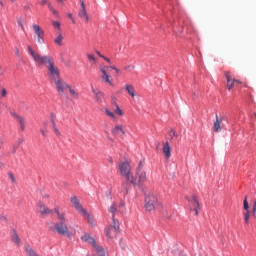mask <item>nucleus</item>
Wrapping results in <instances>:
<instances>
[{"label": "nucleus", "instance_id": "nucleus-1", "mask_svg": "<svg viewBox=\"0 0 256 256\" xmlns=\"http://www.w3.org/2000/svg\"><path fill=\"white\" fill-rule=\"evenodd\" d=\"M29 55L32 56L34 59L36 65H45L47 69V75L50 79V81H57L58 79H61V71L59 70V67L55 65V60L51 56H45L39 54V52H36L33 50L31 46L27 47Z\"/></svg>", "mask_w": 256, "mask_h": 256}, {"label": "nucleus", "instance_id": "nucleus-2", "mask_svg": "<svg viewBox=\"0 0 256 256\" xmlns=\"http://www.w3.org/2000/svg\"><path fill=\"white\" fill-rule=\"evenodd\" d=\"M54 213H56L59 222L55 223L53 231L58 233V235H62L64 237H73V233L69 231V226L67 225V218H65V212L59 211V207H56L54 209Z\"/></svg>", "mask_w": 256, "mask_h": 256}, {"label": "nucleus", "instance_id": "nucleus-3", "mask_svg": "<svg viewBox=\"0 0 256 256\" xmlns=\"http://www.w3.org/2000/svg\"><path fill=\"white\" fill-rule=\"evenodd\" d=\"M70 203L82 215V217H85V219H88L89 221V213L87 212V209L83 208V205H81V202H79V198L77 196H72L70 198Z\"/></svg>", "mask_w": 256, "mask_h": 256}, {"label": "nucleus", "instance_id": "nucleus-4", "mask_svg": "<svg viewBox=\"0 0 256 256\" xmlns=\"http://www.w3.org/2000/svg\"><path fill=\"white\" fill-rule=\"evenodd\" d=\"M157 205H159V200L157 196L149 194L145 197V209L146 211H155Z\"/></svg>", "mask_w": 256, "mask_h": 256}, {"label": "nucleus", "instance_id": "nucleus-5", "mask_svg": "<svg viewBox=\"0 0 256 256\" xmlns=\"http://www.w3.org/2000/svg\"><path fill=\"white\" fill-rule=\"evenodd\" d=\"M106 237L113 241L115 237H117V233H119V221L114 220L113 225L109 226L105 229Z\"/></svg>", "mask_w": 256, "mask_h": 256}, {"label": "nucleus", "instance_id": "nucleus-6", "mask_svg": "<svg viewBox=\"0 0 256 256\" xmlns=\"http://www.w3.org/2000/svg\"><path fill=\"white\" fill-rule=\"evenodd\" d=\"M123 179L125 180L123 182V185H126L127 187L129 185H139V180L135 174H133V170L128 172L125 176H123Z\"/></svg>", "mask_w": 256, "mask_h": 256}, {"label": "nucleus", "instance_id": "nucleus-7", "mask_svg": "<svg viewBox=\"0 0 256 256\" xmlns=\"http://www.w3.org/2000/svg\"><path fill=\"white\" fill-rule=\"evenodd\" d=\"M118 169L121 177H124L130 171H133V167H131V164H129V161L119 162Z\"/></svg>", "mask_w": 256, "mask_h": 256}, {"label": "nucleus", "instance_id": "nucleus-8", "mask_svg": "<svg viewBox=\"0 0 256 256\" xmlns=\"http://www.w3.org/2000/svg\"><path fill=\"white\" fill-rule=\"evenodd\" d=\"M56 85V89L60 95H63L67 89H69V84H67L63 79L58 78V80H54Z\"/></svg>", "mask_w": 256, "mask_h": 256}, {"label": "nucleus", "instance_id": "nucleus-9", "mask_svg": "<svg viewBox=\"0 0 256 256\" xmlns=\"http://www.w3.org/2000/svg\"><path fill=\"white\" fill-rule=\"evenodd\" d=\"M81 9L78 12V17L85 21V23H89V14H87V7L85 6V1L80 0Z\"/></svg>", "mask_w": 256, "mask_h": 256}, {"label": "nucleus", "instance_id": "nucleus-10", "mask_svg": "<svg viewBox=\"0 0 256 256\" xmlns=\"http://www.w3.org/2000/svg\"><path fill=\"white\" fill-rule=\"evenodd\" d=\"M107 69H109V66H104L100 68V71L102 72L101 79L111 87H113V78L111 75L107 74Z\"/></svg>", "mask_w": 256, "mask_h": 256}, {"label": "nucleus", "instance_id": "nucleus-11", "mask_svg": "<svg viewBox=\"0 0 256 256\" xmlns=\"http://www.w3.org/2000/svg\"><path fill=\"white\" fill-rule=\"evenodd\" d=\"M108 213H111L112 215V221L113 223H115V221H117L115 219V213H123V209H119V206L117 205V203H112V205L108 208Z\"/></svg>", "mask_w": 256, "mask_h": 256}, {"label": "nucleus", "instance_id": "nucleus-12", "mask_svg": "<svg viewBox=\"0 0 256 256\" xmlns=\"http://www.w3.org/2000/svg\"><path fill=\"white\" fill-rule=\"evenodd\" d=\"M216 117V121L213 124V129L215 131V133H219L221 131V123H223V121H225V119H227V117L223 116V117H219V115H215Z\"/></svg>", "mask_w": 256, "mask_h": 256}, {"label": "nucleus", "instance_id": "nucleus-13", "mask_svg": "<svg viewBox=\"0 0 256 256\" xmlns=\"http://www.w3.org/2000/svg\"><path fill=\"white\" fill-rule=\"evenodd\" d=\"M11 115L19 123L20 131H25V118L15 112H11Z\"/></svg>", "mask_w": 256, "mask_h": 256}, {"label": "nucleus", "instance_id": "nucleus-14", "mask_svg": "<svg viewBox=\"0 0 256 256\" xmlns=\"http://www.w3.org/2000/svg\"><path fill=\"white\" fill-rule=\"evenodd\" d=\"M162 151L165 159H171V146L169 145V141L162 142Z\"/></svg>", "mask_w": 256, "mask_h": 256}, {"label": "nucleus", "instance_id": "nucleus-15", "mask_svg": "<svg viewBox=\"0 0 256 256\" xmlns=\"http://www.w3.org/2000/svg\"><path fill=\"white\" fill-rule=\"evenodd\" d=\"M225 77H226V87L228 89V91H231V89H233V87H235V78H233V76H231L230 72H225Z\"/></svg>", "mask_w": 256, "mask_h": 256}, {"label": "nucleus", "instance_id": "nucleus-16", "mask_svg": "<svg viewBox=\"0 0 256 256\" xmlns=\"http://www.w3.org/2000/svg\"><path fill=\"white\" fill-rule=\"evenodd\" d=\"M143 166H141V164H139L138 168H137V173H138V185H141V183H145V181H147V173H145V171H141Z\"/></svg>", "mask_w": 256, "mask_h": 256}, {"label": "nucleus", "instance_id": "nucleus-17", "mask_svg": "<svg viewBox=\"0 0 256 256\" xmlns=\"http://www.w3.org/2000/svg\"><path fill=\"white\" fill-rule=\"evenodd\" d=\"M192 208L191 211H195V215H199V200H197V196H192V200H189Z\"/></svg>", "mask_w": 256, "mask_h": 256}, {"label": "nucleus", "instance_id": "nucleus-18", "mask_svg": "<svg viewBox=\"0 0 256 256\" xmlns=\"http://www.w3.org/2000/svg\"><path fill=\"white\" fill-rule=\"evenodd\" d=\"M38 212L40 215H49L51 213V210L49 207L45 206L43 202H38Z\"/></svg>", "mask_w": 256, "mask_h": 256}, {"label": "nucleus", "instance_id": "nucleus-19", "mask_svg": "<svg viewBox=\"0 0 256 256\" xmlns=\"http://www.w3.org/2000/svg\"><path fill=\"white\" fill-rule=\"evenodd\" d=\"M11 241L12 243H15L19 247L21 245V238L19 237V234H17V230H12L11 232Z\"/></svg>", "mask_w": 256, "mask_h": 256}, {"label": "nucleus", "instance_id": "nucleus-20", "mask_svg": "<svg viewBox=\"0 0 256 256\" xmlns=\"http://www.w3.org/2000/svg\"><path fill=\"white\" fill-rule=\"evenodd\" d=\"M81 239L85 243H90V245H93V247H97V243L95 242V238L91 237L89 234L82 235Z\"/></svg>", "mask_w": 256, "mask_h": 256}, {"label": "nucleus", "instance_id": "nucleus-21", "mask_svg": "<svg viewBox=\"0 0 256 256\" xmlns=\"http://www.w3.org/2000/svg\"><path fill=\"white\" fill-rule=\"evenodd\" d=\"M124 89L126 91V93H128V95H130V97L135 98V87H133L132 84H126L124 86Z\"/></svg>", "mask_w": 256, "mask_h": 256}, {"label": "nucleus", "instance_id": "nucleus-22", "mask_svg": "<svg viewBox=\"0 0 256 256\" xmlns=\"http://www.w3.org/2000/svg\"><path fill=\"white\" fill-rule=\"evenodd\" d=\"M92 93L95 95V99H96L97 103L103 102V96H104L103 92L92 88Z\"/></svg>", "mask_w": 256, "mask_h": 256}, {"label": "nucleus", "instance_id": "nucleus-23", "mask_svg": "<svg viewBox=\"0 0 256 256\" xmlns=\"http://www.w3.org/2000/svg\"><path fill=\"white\" fill-rule=\"evenodd\" d=\"M112 135H119V133H122V135H125V130H123L122 125H116L112 130H111Z\"/></svg>", "mask_w": 256, "mask_h": 256}, {"label": "nucleus", "instance_id": "nucleus-24", "mask_svg": "<svg viewBox=\"0 0 256 256\" xmlns=\"http://www.w3.org/2000/svg\"><path fill=\"white\" fill-rule=\"evenodd\" d=\"M32 29H33L36 37H39L41 35H45V31H43V29H41V27L37 24H33Z\"/></svg>", "mask_w": 256, "mask_h": 256}, {"label": "nucleus", "instance_id": "nucleus-25", "mask_svg": "<svg viewBox=\"0 0 256 256\" xmlns=\"http://www.w3.org/2000/svg\"><path fill=\"white\" fill-rule=\"evenodd\" d=\"M25 251L28 256H39V254L35 253V250H33L29 244L25 245Z\"/></svg>", "mask_w": 256, "mask_h": 256}, {"label": "nucleus", "instance_id": "nucleus-26", "mask_svg": "<svg viewBox=\"0 0 256 256\" xmlns=\"http://www.w3.org/2000/svg\"><path fill=\"white\" fill-rule=\"evenodd\" d=\"M54 43L56 45H59L61 47V45H63V35L61 34V32H58L57 37L54 39Z\"/></svg>", "mask_w": 256, "mask_h": 256}, {"label": "nucleus", "instance_id": "nucleus-27", "mask_svg": "<svg viewBox=\"0 0 256 256\" xmlns=\"http://www.w3.org/2000/svg\"><path fill=\"white\" fill-rule=\"evenodd\" d=\"M18 26L20 27L21 31H25V19L20 17L17 19Z\"/></svg>", "mask_w": 256, "mask_h": 256}, {"label": "nucleus", "instance_id": "nucleus-28", "mask_svg": "<svg viewBox=\"0 0 256 256\" xmlns=\"http://www.w3.org/2000/svg\"><path fill=\"white\" fill-rule=\"evenodd\" d=\"M51 124L55 135H57V137H61V131H59V128H57V124L55 123V121H52Z\"/></svg>", "mask_w": 256, "mask_h": 256}, {"label": "nucleus", "instance_id": "nucleus-29", "mask_svg": "<svg viewBox=\"0 0 256 256\" xmlns=\"http://www.w3.org/2000/svg\"><path fill=\"white\" fill-rule=\"evenodd\" d=\"M96 253L98 256H105V250L96 244V247H94Z\"/></svg>", "mask_w": 256, "mask_h": 256}, {"label": "nucleus", "instance_id": "nucleus-30", "mask_svg": "<svg viewBox=\"0 0 256 256\" xmlns=\"http://www.w3.org/2000/svg\"><path fill=\"white\" fill-rule=\"evenodd\" d=\"M52 25L54 29L58 30V33H61V23L59 21L52 20Z\"/></svg>", "mask_w": 256, "mask_h": 256}, {"label": "nucleus", "instance_id": "nucleus-31", "mask_svg": "<svg viewBox=\"0 0 256 256\" xmlns=\"http://www.w3.org/2000/svg\"><path fill=\"white\" fill-rule=\"evenodd\" d=\"M69 93H70V95H72V97H75V99H78L79 98V93H77L76 91H75V89H73V88H71V86H69Z\"/></svg>", "mask_w": 256, "mask_h": 256}, {"label": "nucleus", "instance_id": "nucleus-32", "mask_svg": "<svg viewBox=\"0 0 256 256\" xmlns=\"http://www.w3.org/2000/svg\"><path fill=\"white\" fill-rule=\"evenodd\" d=\"M104 112H105V115H107L111 119H115V114L113 112H111L108 108H105Z\"/></svg>", "mask_w": 256, "mask_h": 256}, {"label": "nucleus", "instance_id": "nucleus-33", "mask_svg": "<svg viewBox=\"0 0 256 256\" xmlns=\"http://www.w3.org/2000/svg\"><path fill=\"white\" fill-rule=\"evenodd\" d=\"M251 215V211H247L244 213V221L246 223V225H249V217Z\"/></svg>", "mask_w": 256, "mask_h": 256}, {"label": "nucleus", "instance_id": "nucleus-34", "mask_svg": "<svg viewBox=\"0 0 256 256\" xmlns=\"http://www.w3.org/2000/svg\"><path fill=\"white\" fill-rule=\"evenodd\" d=\"M87 58L89 59V61H93V63L96 65L97 58H95V56L93 54L88 53Z\"/></svg>", "mask_w": 256, "mask_h": 256}, {"label": "nucleus", "instance_id": "nucleus-35", "mask_svg": "<svg viewBox=\"0 0 256 256\" xmlns=\"http://www.w3.org/2000/svg\"><path fill=\"white\" fill-rule=\"evenodd\" d=\"M114 113H116V115H120V117H123V110L119 108V105H116V109L114 110Z\"/></svg>", "mask_w": 256, "mask_h": 256}, {"label": "nucleus", "instance_id": "nucleus-36", "mask_svg": "<svg viewBox=\"0 0 256 256\" xmlns=\"http://www.w3.org/2000/svg\"><path fill=\"white\" fill-rule=\"evenodd\" d=\"M243 207L246 212L249 211V202L247 201V197H245V199H244Z\"/></svg>", "mask_w": 256, "mask_h": 256}, {"label": "nucleus", "instance_id": "nucleus-37", "mask_svg": "<svg viewBox=\"0 0 256 256\" xmlns=\"http://www.w3.org/2000/svg\"><path fill=\"white\" fill-rule=\"evenodd\" d=\"M48 7H49L50 11H52V13L54 15H56V17H59V13L53 9V6H51V3H48Z\"/></svg>", "mask_w": 256, "mask_h": 256}, {"label": "nucleus", "instance_id": "nucleus-38", "mask_svg": "<svg viewBox=\"0 0 256 256\" xmlns=\"http://www.w3.org/2000/svg\"><path fill=\"white\" fill-rule=\"evenodd\" d=\"M45 35L37 36V41L40 43V45H43L45 43V40L43 39Z\"/></svg>", "mask_w": 256, "mask_h": 256}, {"label": "nucleus", "instance_id": "nucleus-39", "mask_svg": "<svg viewBox=\"0 0 256 256\" xmlns=\"http://www.w3.org/2000/svg\"><path fill=\"white\" fill-rule=\"evenodd\" d=\"M135 69V65H126L124 67V71H133Z\"/></svg>", "mask_w": 256, "mask_h": 256}, {"label": "nucleus", "instance_id": "nucleus-40", "mask_svg": "<svg viewBox=\"0 0 256 256\" xmlns=\"http://www.w3.org/2000/svg\"><path fill=\"white\" fill-rule=\"evenodd\" d=\"M0 221H1L2 223H7V221H8L7 215L1 214V215H0Z\"/></svg>", "mask_w": 256, "mask_h": 256}, {"label": "nucleus", "instance_id": "nucleus-41", "mask_svg": "<svg viewBox=\"0 0 256 256\" xmlns=\"http://www.w3.org/2000/svg\"><path fill=\"white\" fill-rule=\"evenodd\" d=\"M170 135V139H173V137H177V132H175V130L171 129L169 132Z\"/></svg>", "mask_w": 256, "mask_h": 256}, {"label": "nucleus", "instance_id": "nucleus-42", "mask_svg": "<svg viewBox=\"0 0 256 256\" xmlns=\"http://www.w3.org/2000/svg\"><path fill=\"white\" fill-rule=\"evenodd\" d=\"M8 177L11 179L12 183H15L16 180H15V175H13V173L9 172Z\"/></svg>", "mask_w": 256, "mask_h": 256}, {"label": "nucleus", "instance_id": "nucleus-43", "mask_svg": "<svg viewBox=\"0 0 256 256\" xmlns=\"http://www.w3.org/2000/svg\"><path fill=\"white\" fill-rule=\"evenodd\" d=\"M55 119H57V116L55 115V113H51L50 114V121L53 122V121H55Z\"/></svg>", "mask_w": 256, "mask_h": 256}, {"label": "nucleus", "instance_id": "nucleus-44", "mask_svg": "<svg viewBox=\"0 0 256 256\" xmlns=\"http://www.w3.org/2000/svg\"><path fill=\"white\" fill-rule=\"evenodd\" d=\"M1 97H7V90L6 89H2Z\"/></svg>", "mask_w": 256, "mask_h": 256}, {"label": "nucleus", "instance_id": "nucleus-45", "mask_svg": "<svg viewBox=\"0 0 256 256\" xmlns=\"http://www.w3.org/2000/svg\"><path fill=\"white\" fill-rule=\"evenodd\" d=\"M40 133H42L43 137H45L47 135V128L41 129Z\"/></svg>", "mask_w": 256, "mask_h": 256}, {"label": "nucleus", "instance_id": "nucleus-46", "mask_svg": "<svg viewBox=\"0 0 256 256\" xmlns=\"http://www.w3.org/2000/svg\"><path fill=\"white\" fill-rule=\"evenodd\" d=\"M69 19H71L72 23L75 24V18H73V14H68Z\"/></svg>", "mask_w": 256, "mask_h": 256}, {"label": "nucleus", "instance_id": "nucleus-47", "mask_svg": "<svg viewBox=\"0 0 256 256\" xmlns=\"http://www.w3.org/2000/svg\"><path fill=\"white\" fill-rule=\"evenodd\" d=\"M125 207V202H121L118 206V209H123Z\"/></svg>", "mask_w": 256, "mask_h": 256}, {"label": "nucleus", "instance_id": "nucleus-48", "mask_svg": "<svg viewBox=\"0 0 256 256\" xmlns=\"http://www.w3.org/2000/svg\"><path fill=\"white\" fill-rule=\"evenodd\" d=\"M96 54L98 55V57H101V59H103V57H105L103 54H101V52L96 51Z\"/></svg>", "mask_w": 256, "mask_h": 256}, {"label": "nucleus", "instance_id": "nucleus-49", "mask_svg": "<svg viewBox=\"0 0 256 256\" xmlns=\"http://www.w3.org/2000/svg\"><path fill=\"white\" fill-rule=\"evenodd\" d=\"M23 138H19L18 140H17V143H18V145H21V143H23Z\"/></svg>", "mask_w": 256, "mask_h": 256}, {"label": "nucleus", "instance_id": "nucleus-50", "mask_svg": "<svg viewBox=\"0 0 256 256\" xmlns=\"http://www.w3.org/2000/svg\"><path fill=\"white\" fill-rule=\"evenodd\" d=\"M255 213H256V206L253 205V208H252V215H255Z\"/></svg>", "mask_w": 256, "mask_h": 256}, {"label": "nucleus", "instance_id": "nucleus-51", "mask_svg": "<svg viewBox=\"0 0 256 256\" xmlns=\"http://www.w3.org/2000/svg\"><path fill=\"white\" fill-rule=\"evenodd\" d=\"M24 9H25V11H29V9H31V6L25 5V6H24Z\"/></svg>", "mask_w": 256, "mask_h": 256}, {"label": "nucleus", "instance_id": "nucleus-52", "mask_svg": "<svg viewBox=\"0 0 256 256\" xmlns=\"http://www.w3.org/2000/svg\"><path fill=\"white\" fill-rule=\"evenodd\" d=\"M15 53H16V55H17V57H19V55H20V53H19V48H15Z\"/></svg>", "mask_w": 256, "mask_h": 256}, {"label": "nucleus", "instance_id": "nucleus-53", "mask_svg": "<svg viewBox=\"0 0 256 256\" xmlns=\"http://www.w3.org/2000/svg\"><path fill=\"white\" fill-rule=\"evenodd\" d=\"M104 61H107V63H111V59L107 58V57H103Z\"/></svg>", "mask_w": 256, "mask_h": 256}, {"label": "nucleus", "instance_id": "nucleus-54", "mask_svg": "<svg viewBox=\"0 0 256 256\" xmlns=\"http://www.w3.org/2000/svg\"><path fill=\"white\" fill-rule=\"evenodd\" d=\"M47 3H49L47 0H42L41 2L42 5H47Z\"/></svg>", "mask_w": 256, "mask_h": 256}, {"label": "nucleus", "instance_id": "nucleus-55", "mask_svg": "<svg viewBox=\"0 0 256 256\" xmlns=\"http://www.w3.org/2000/svg\"><path fill=\"white\" fill-rule=\"evenodd\" d=\"M114 71H115L117 74L121 73V70H119V68H116Z\"/></svg>", "mask_w": 256, "mask_h": 256}, {"label": "nucleus", "instance_id": "nucleus-56", "mask_svg": "<svg viewBox=\"0 0 256 256\" xmlns=\"http://www.w3.org/2000/svg\"><path fill=\"white\" fill-rule=\"evenodd\" d=\"M124 193H125V195H127V193H129V189H128V188H125V189H124Z\"/></svg>", "mask_w": 256, "mask_h": 256}, {"label": "nucleus", "instance_id": "nucleus-57", "mask_svg": "<svg viewBox=\"0 0 256 256\" xmlns=\"http://www.w3.org/2000/svg\"><path fill=\"white\" fill-rule=\"evenodd\" d=\"M108 69H113V70L115 71V69H117V67H115V66H110V67H108Z\"/></svg>", "mask_w": 256, "mask_h": 256}, {"label": "nucleus", "instance_id": "nucleus-58", "mask_svg": "<svg viewBox=\"0 0 256 256\" xmlns=\"http://www.w3.org/2000/svg\"><path fill=\"white\" fill-rule=\"evenodd\" d=\"M235 83H237L239 85V84H241V81L235 79Z\"/></svg>", "mask_w": 256, "mask_h": 256}, {"label": "nucleus", "instance_id": "nucleus-59", "mask_svg": "<svg viewBox=\"0 0 256 256\" xmlns=\"http://www.w3.org/2000/svg\"><path fill=\"white\" fill-rule=\"evenodd\" d=\"M109 163H113V158L112 157L109 158Z\"/></svg>", "mask_w": 256, "mask_h": 256}, {"label": "nucleus", "instance_id": "nucleus-60", "mask_svg": "<svg viewBox=\"0 0 256 256\" xmlns=\"http://www.w3.org/2000/svg\"><path fill=\"white\" fill-rule=\"evenodd\" d=\"M3 75V71H1V66H0V76Z\"/></svg>", "mask_w": 256, "mask_h": 256}, {"label": "nucleus", "instance_id": "nucleus-61", "mask_svg": "<svg viewBox=\"0 0 256 256\" xmlns=\"http://www.w3.org/2000/svg\"><path fill=\"white\" fill-rule=\"evenodd\" d=\"M58 1V3H63V0H57Z\"/></svg>", "mask_w": 256, "mask_h": 256}, {"label": "nucleus", "instance_id": "nucleus-62", "mask_svg": "<svg viewBox=\"0 0 256 256\" xmlns=\"http://www.w3.org/2000/svg\"><path fill=\"white\" fill-rule=\"evenodd\" d=\"M254 205H255V207H256V199H255V201H254Z\"/></svg>", "mask_w": 256, "mask_h": 256}, {"label": "nucleus", "instance_id": "nucleus-63", "mask_svg": "<svg viewBox=\"0 0 256 256\" xmlns=\"http://www.w3.org/2000/svg\"><path fill=\"white\" fill-rule=\"evenodd\" d=\"M0 5H2V6H3V2H0Z\"/></svg>", "mask_w": 256, "mask_h": 256}]
</instances>
